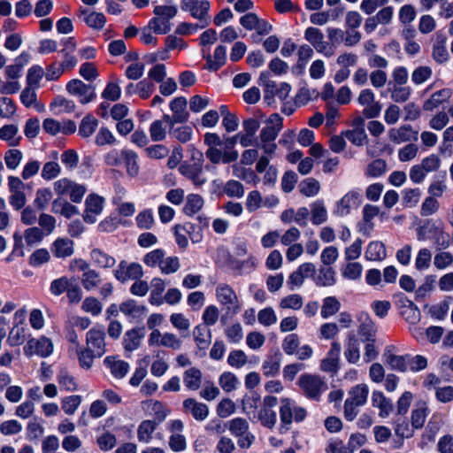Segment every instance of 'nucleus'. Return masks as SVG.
Returning a JSON list of instances; mask_svg holds the SVG:
<instances>
[{
  "label": "nucleus",
  "instance_id": "f257e3e1",
  "mask_svg": "<svg viewBox=\"0 0 453 453\" xmlns=\"http://www.w3.org/2000/svg\"><path fill=\"white\" fill-rule=\"evenodd\" d=\"M105 334L104 330L91 328L86 336L87 347L78 353L80 365L83 368H90L96 357H101L105 353Z\"/></svg>",
  "mask_w": 453,
  "mask_h": 453
},
{
  "label": "nucleus",
  "instance_id": "f03ea898",
  "mask_svg": "<svg viewBox=\"0 0 453 453\" xmlns=\"http://www.w3.org/2000/svg\"><path fill=\"white\" fill-rule=\"evenodd\" d=\"M297 385L306 398L317 402L327 389L326 382L317 374H302L298 379Z\"/></svg>",
  "mask_w": 453,
  "mask_h": 453
},
{
  "label": "nucleus",
  "instance_id": "7ed1b4c3",
  "mask_svg": "<svg viewBox=\"0 0 453 453\" xmlns=\"http://www.w3.org/2000/svg\"><path fill=\"white\" fill-rule=\"evenodd\" d=\"M369 388L366 384H358L349 391V396L344 403V417L352 421L358 414L357 408L363 406L367 400Z\"/></svg>",
  "mask_w": 453,
  "mask_h": 453
},
{
  "label": "nucleus",
  "instance_id": "20e7f679",
  "mask_svg": "<svg viewBox=\"0 0 453 453\" xmlns=\"http://www.w3.org/2000/svg\"><path fill=\"white\" fill-rule=\"evenodd\" d=\"M210 6L208 0H181L180 2L181 11L188 12L194 19H198L201 23L200 28L207 27L210 23Z\"/></svg>",
  "mask_w": 453,
  "mask_h": 453
},
{
  "label": "nucleus",
  "instance_id": "39448f33",
  "mask_svg": "<svg viewBox=\"0 0 453 453\" xmlns=\"http://www.w3.org/2000/svg\"><path fill=\"white\" fill-rule=\"evenodd\" d=\"M187 99L184 96L175 97L170 103V109L173 115H163V120L168 126H174L175 124H183L188 120L189 113L187 111Z\"/></svg>",
  "mask_w": 453,
  "mask_h": 453
},
{
  "label": "nucleus",
  "instance_id": "423d86ee",
  "mask_svg": "<svg viewBox=\"0 0 453 453\" xmlns=\"http://www.w3.org/2000/svg\"><path fill=\"white\" fill-rule=\"evenodd\" d=\"M54 189L58 195H69L73 203L81 202L87 188L84 185L78 184L69 179L64 178L54 183Z\"/></svg>",
  "mask_w": 453,
  "mask_h": 453
},
{
  "label": "nucleus",
  "instance_id": "0eeeda50",
  "mask_svg": "<svg viewBox=\"0 0 453 453\" xmlns=\"http://www.w3.org/2000/svg\"><path fill=\"white\" fill-rule=\"evenodd\" d=\"M280 403V417L283 424L289 425L293 419L296 422H301L305 418L306 410L301 406H296L293 400L282 398Z\"/></svg>",
  "mask_w": 453,
  "mask_h": 453
},
{
  "label": "nucleus",
  "instance_id": "6e6552de",
  "mask_svg": "<svg viewBox=\"0 0 453 453\" xmlns=\"http://www.w3.org/2000/svg\"><path fill=\"white\" fill-rule=\"evenodd\" d=\"M66 91L72 96H78L82 104H87L96 98L95 87L78 79H73L66 84Z\"/></svg>",
  "mask_w": 453,
  "mask_h": 453
},
{
  "label": "nucleus",
  "instance_id": "1a4fd4ad",
  "mask_svg": "<svg viewBox=\"0 0 453 453\" xmlns=\"http://www.w3.org/2000/svg\"><path fill=\"white\" fill-rule=\"evenodd\" d=\"M304 38L312 44L318 52L323 53L326 57L333 56V48L324 40V35L319 28L308 27L304 32Z\"/></svg>",
  "mask_w": 453,
  "mask_h": 453
},
{
  "label": "nucleus",
  "instance_id": "9d476101",
  "mask_svg": "<svg viewBox=\"0 0 453 453\" xmlns=\"http://www.w3.org/2000/svg\"><path fill=\"white\" fill-rule=\"evenodd\" d=\"M216 296L221 304L227 305V311L232 315L240 311L237 296L230 286L219 284L216 288Z\"/></svg>",
  "mask_w": 453,
  "mask_h": 453
},
{
  "label": "nucleus",
  "instance_id": "9b49d317",
  "mask_svg": "<svg viewBox=\"0 0 453 453\" xmlns=\"http://www.w3.org/2000/svg\"><path fill=\"white\" fill-rule=\"evenodd\" d=\"M283 119L278 113L272 114L259 134L260 142H274L283 127Z\"/></svg>",
  "mask_w": 453,
  "mask_h": 453
},
{
  "label": "nucleus",
  "instance_id": "f8f14e48",
  "mask_svg": "<svg viewBox=\"0 0 453 453\" xmlns=\"http://www.w3.org/2000/svg\"><path fill=\"white\" fill-rule=\"evenodd\" d=\"M142 274L143 272L141 265L137 263L128 264L126 261H121L114 272L115 278L121 282L128 280H138Z\"/></svg>",
  "mask_w": 453,
  "mask_h": 453
},
{
  "label": "nucleus",
  "instance_id": "ddd939ff",
  "mask_svg": "<svg viewBox=\"0 0 453 453\" xmlns=\"http://www.w3.org/2000/svg\"><path fill=\"white\" fill-rule=\"evenodd\" d=\"M180 173L196 187L200 188L207 182L201 163L182 164L179 167Z\"/></svg>",
  "mask_w": 453,
  "mask_h": 453
},
{
  "label": "nucleus",
  "instance_id": "4468645a",
  "mask_svg": "<svg viewBox=\"0 0 453 453\" xmlns=\"http://www.w3.org/2000/svg\"><path fill=\"white\" fill-rule=\"evenodd\" d=\"M53 346L51 342L45 337L39 340L31 339L24 347V353L27 357L36 354L40 357H46L52 353Z\"/></svg>",
  "mask_w": 453,
  "mask_h": 453
},
{
  "label": "nucleus",
  "instance_id": "2eb2a0df",
  "mask_svg": "<svg viewBox=\"0 0 453 453\" xmlns=\"http://www.w3.org/2000/svg\"><path fill=\"white\" fill-rule=\"evenodd\" d=\"M104 198L96 194H90L85 201L86 209L83 215L85 222L93 224L96 220V216L99 215L104 208Z\"/></svg>",
  "mask_w": 453,
  "mask_h": 453
},
{
  "label": "nucleus",
  "instance_id": "dca6fc26",
  "mask_svg": "<svg viewBox=\"0 0 453 453\" xmlns=\"http://www.w3.org/2000/svg\"><path fill=\"white\" fill-rule=\"evenodd\" d=\"M395 347L388 345L385 348L383 357L385 363L388 364L391 369L398 372H405L409 367L410 355L396 356L393 353Z\"/></svg>",
  "mask_w": 453,
  "mask_h": 453
},
{
  "label": "nucleus",
  "instance_id": "f3484780",
  "mask_svg": "<svg viewBox=\"0 0 453 453\" xmlns=\"http://www.w3.org/2000/svg\"><path fill=\"white\" fill-rule=\"evenodd\" d=\"M447 40L448 39L445 34L441 32H437L435 34V39L432 50V57L433 59L439 64L445 63L449 58V54L446 48Z\"/></svg>",
  "mask_w": 453,
  "mask_h": 453
},
{
  "label": "nucleus",
  "instance_id": "a211bd4d",
  "mask_svg": "<svg viewBox=\"0 0 453 453\" xmlns=\"http://www.w3.org/2000/svg\"><path fill=\"white\" fill-rule=\"evenodd\" d=\"M145 328L142 327H134L131 330H128L125 333L123 338V346L126 351L132 352L137 349L141 342L145 336Z\"/></svg>",
  "mask_w": 453,
  "mask_h": 453
},
{
  "label": "nucleus",
  "instance_id": "6ab92c4d",
  "mask_svg": "<svg viewBox=\"0 0 453 453\" xmlns=\"http://www.w3.org/2000/svg\"><path fill=\"white\" fill-rule=\"evenodd\" d=\"M389 139L395 143H402L409 141L418 140V132L414 131L410 125H404L399 128H392L388 132Z\"/></svg>",
  "mask_w": 453,
  "mask_h": 453
},
{
  "label": "nucleus",
  "instance_id": "aec40b11",
  "mask_svg": "<svg viewBox=\"0 0 453 453\" xmlns=\"http://www.w3.org/2000/svg\"><path fill=\"white\" fill-rule=\"evenodd\" d=\"M52 254L58 258H65L73 254V242L69 238H58L50 248Z\"/></svg>",
  "mask_w": 453,
  "mask_h": 453
},
{
  "label": "nucleus",
  "instance_id": "412c9836",
  "mask_svg": "<svg viewBox=\"0 0 453 453\" xmlns=\"http://www.w3.org/2000/svg\"><path fill=\"white\" fill-rule=\"evenodd\" d=\"M452 96V91L449 88H442L434 92L432 96L425 101L423 110L426 111H432L438 108L444 102H447Z\"/></svg>",
  "mask_w": 453,
  "mask_h": 453
},
{
  "label": "nucleus",
  "instance_id": "4be33fe9",
  "mask_svg": "<svg viewBox=\"0 0 453 453\" xmlns=\"http://www.w3.org/2000/svg\"><path fill=\"white\" fill-rule=\"evenodd\" d=\"M259 82L264 86L265 102L271 104L273 102L274 96H277V83L270 80V73L268 72H262L260 73Z\"/></svg>",
  "mask_w": 453,
  "mask_h": 453
},
{
  "label": "nucleus",
  "instance_id": "5701e85b",
  "mask_svg": "<svg viewBox=\"0 0 453 453\" xmlns=\"http://www.w3.org/2000/svg\"><path fill=\"white\" fill-rule=\"evenodd\" d=\"M183 407L186 411H189L196 420H203L209 414L208 406L203 403L196 402L193 398L186 399L183 402Z\"/></svg>",
  "mask_w": 453,
  "mask_h": 453
},
{
  "label": "nucleus",
  "instance_id": "b1692460",
  "mask_svg": "<svg viewBox=\"0 0 453 453\" xmlns=\"http://www.w3.org/2000/svg\"><path fill=\"white\" fill-rule=\"evenodd\" d=\"M372 405L380 409L379 416L387 418L394 409L392 402L382 392L374 391L372 396Z\"/></svg>",
  "mask_w": 453,
  "mask_h": 453
},
{
  "label": "nucleus",
  "instance_id": "393cba45",
  "mask_svg": "<svg viewBox=\"0 0 453 453\" xmlns=\"http://www.w3.org/2000/svg\"><path fill=\"white\" fill-rule=\"evenodd\" d=\"M344 355L346 359L351 364L357 363L360 358L358 341L356 338V335L352 333L348 334Z\"/></svg>",
  "mask_w": 453,
  "mask_h": 453
},
{
  "label": "nucleus",
  "instance_id": "a878e982",
  "mask_svg": "<svg viewBox=\"0 0 453 453\" xmlns=\"http://www.w3.org/2000/svg\"><path fill=\"white\" fill-rule=\"evenodd\" d=\"M314 281L317 286L329 287L335 284V272L332 267L322 266L319 270V274L314 277Z\"/></svg>",
  "mask_w": 453,
  "mask_h": 453
},
{
  "label": "nucleus",
  "instance_id": "bb28decb",
  "mask_svg": "<svg viewBox=\"0 0 453 453\" xmlns=\"http://www.w3.org/2000/svg\"><path fill=\"white\" fill-rule=\"evenodd\" d=\"M183 382L191 390H197L202 382V372L196 367H191L183 373Z\"/></svg>",
  "mask_w": 453,
  "mask_h": 453
},
{
  "label": "nucleus",
  "instance_id": "cd10ccee",
  "mask_svg": "<svg viewBox=\"0 0 453 453\" xmlns=\"http://www.w3.org/2000/svg\"><path fill=\"white\" fill-rule=\"evenodd\" d=\"M281 359L282 355L279 351L268 357L262 365L264 374L267 377L276 375L279 372Z\"/></svg>",
  "mask_w": 453,
  "mask_h": 453
},
{
  "label": "nucleus",
  "instance_id": "c85d7f7f",
  "mask_svg": "<svg viewBox=\"0 0 453 453\" xmlns=\"http://www.w3.org/2000/svg\"><path fill=\"white\" fill-rule=\"evenodd\" d=\"M119 311L133 319L141 318L146 311V307L138 305L134 300H127L119 305Z\"/></svg>",
  "mask_w": 453,
  "mask_h": 453
},
{
  "label": "nucleus",
  "instance_id": "c756f323",
  "mask_svg": "<svg viewBox=\"0 0 453 453\" xmlns=\"http://www.w3.org/2000/svg\"><path fill=\"white\" fill-rule=\"evenodd\" d=\"M104 364L110 368L111 374L119 379L125 377L129 369L128 363L122 360H115L111 357H107L104 359Z\"/></svg>",
  "mask_w": 453,
  "mask_h": 453
},
{
  "label": "nucleus",
  "instance_id": "7c9ffc66",
  "mask_svg": "<svg viewBox=\"0 0 453 453\" xmlns=\"http://www.w3.org/2000/svg\"><path fill=\"white\" fill-rule=\"evenodd\" d=\"M158 422L155 420H143L138 426L137 437L140 441L150 442L152 434L157 429Z\"/></svg>",
  "mask_w": 453,
  "mask_h": 453
},
{
  "label": "nucleus",
  "instance_id": "2f4dec72",
  "mask_svg": "<svg viewBox=\"0 0 453 453\" xmlns=\"http://www.w3.org/2000/svg\"><path fill=\"white\" fill-rule=\"evenodd\" d=\"M226 49L225 46L219 45L215 49L213 59L210 55L205 57L207 60L208 68L212 71L219 69L226 62Z\"/></svg>",
  "mask_w": 453,
  "mask_h": 453
},
{
  "label": "nucleus",
  "instance_id": "473e14b6",
  "mask_svg": "<svg viewBox=\"0 0 453 453\" xmlns=\"http://www.w3.org/2000/svg\"><path fill=\"white\" fill-rule=\"evenodd\" d=\"M193 335L200 349H205L211 342V331L204 325H198L194 328Z\"/></svg>",
  "mask_w": 453,
  "mask_h": 453
},
{
  "label": "nucleus",
  "instance_id": "72a5a7b5",
  "mask_svg": "<svg viewBox=\"0 0 453 453\" xmlns=\"http://www.w3.org/2000/svg\"><path fill=\"white\" fill-rule=\"evenodd\" d=\"M91 257L94 263L102 268H111L116 263V260L113 257L108 255L100 249L92 250Z\"/></svg>",
  "mask_w": 453,
  "mask_h": 453
},
{
  "label": "nucleus",
  "instance_id": "f704fd0d",
  "mask_svg": "<svg viewBox=\"0 0 453 453\" xmlns=\"http://www.w3.org/2000/svg\"><path fill=\"white\" fill-rule=\"evenodd\" d=\"M366 258L369 260H382L386 257V249L381 242H372L369 243L366 252Z\"/></svg>",
  "mask_w": 453,
  "mask_h": 453
},
{
  "label": "nucleus",
  "instance_id": "c9c22d12",
  "mask_svg": "<svg viewBox=\"0 0 453 453\" xmlns=\"http://www.w3.org/2000/svg\"><path fill=\"white\" fill-rule=\"evenodd\" d=\"M427 416V407L425 403H419L417 408L411 411V425L414 428H421Z\"/></svg>",
  "mask_w": 453,
  "mask_h": 453
},
{
  "label": "nucleus",
  "instance_id": "e433bc0d",
  "mask_svg": "<svg viewBox=\"0 0 453 453\" xmlns=\"http://www.w3.org/2000/svg\"><path fill=\"white\" fill-rule=\"evenodd\" d=\"M358 195L356 192H349L346 194L337 204L336 213L340 216L347 215L349 212V208L355 204L357 200Z\"/></svg>",
  "mask_w": 453,
  "mask_h": 453
},
{
  "label": "nucleus",
  "instance_id": "4c0bfd02",
  "mask_svg": "<svg viewBox=\"0 0 453 453\" xmlns=\"http://www.w3.org/2000/svg\"><path fill=\"white\" fill-rule=\"evenodd\" d=\"M98 121L92 115L85 116L80 125L79 134L82 137H89L96 129Z\"/></svg>",
  "mask_w": 453,
  "mask_h": 453
},
{
  "label": "nucleus",
  "instance_id": "58836bf2",
  "mask_svg": "<svg viewBox=\"0 0 453 453\" xmlns=\"http://www.w3.org/2000/svg\"><path fill=\"white\" fill-rule=\"evenodd\" d=\"M203 205V199L201 196L191 194L187 197L186 204L183 208L184 212L188 215L196 214Z\"/></svg>",
  "mask_w": 453,
  "mask_h": 453
},
{
  "label": "nucleus",
  "instance_id": "ea45409f",
  "mask_svg": "<svg viewBox=\"0 0 453 453\" xmlns=\"http://www.w3.org/2000/svg\"><path fill=\"white\" fill-rule=\"evenodd\" d=\"M299 189L305 196H314L319 192L320 184L314 178H307L300 182Z\"/></svg>",
  "mask_w": 453,
  "mask_h": 453
},
{
  "label": "nucleus",
  "instance_id": "a19ab883",
  "mask_svg": "<svg viewBox=\"0 0 453 453\" xmlns=\"http://www.w3.org/2000/svg\"><path fill=\"white\" fill-rule=\"evenodd\" d=\"M123 162L127 167L128 175L134 177L139 173V165L137 163V155L132 150H124Z\"/></svg>",
  "mask_w": 453,
  "mask_h": 453
},
{
  "label": "nucleus",
  "instance_id": "79ce46f5",
  "mask_svg": "<svg viewBox=\"0 0 453 453\" xmlns=\"http://www.w3.org/2000/svg\"><path fill=\"white\" fill-rule=\"evenodd\" d=\"M327 219L326 210L322 201L319 200L311 204V220L314 225H320Z\"/></svg>",
  "mask_w": 453,
  "mask_h": 453
},
{
  "label": "nucleus",
  "instance_id": "37998d69",
  "mask_svg": "<svg viewBox=\"0 0 453 453\" xmlns=\"http://www.w3.org/2000/svg\"><path fill=\"white\" fill-rule=\"evenodd\" d=\"M169 134L180 142L185 143L192 137V128L188 126H181L176 128L174 126H169Z\"/></svg>",
  "mask_w": 453,
  "mask_h": 453
},
{
  "label": "nucleus",
  "instance_id": "c03bdc74",
  "mask_svg": "<svg viewBox=\"0 0 453 453\" xmlns=\"http://www.w3.org/2000/svg\"><path fill=\"white\" fill-rule=\"evenodd\" d=\"M341 303L334 296L326 297L323 301V305L321 309V316L324 319H326L330 316H333L340 310Z\"/></svg>",
  "mask_w": 453,
  "mask_h": 453
},
{
  "label": "nucleus",
  "instance_id": "a18cd8bd",
  "mask_svg": "<svg viewBox=\"0 0 453 453\" xmlns=\"http://www.w3.org/2000/svg\"><path fill=\"white\" fill-rule=\"evenodd\" d=\"M387 169V163L384 159H375L371 162L366 169L365 175L372 178H378L384 174Z\"/></svg>",
  "mask_w": 453,
  "mask_h": 453
},
{
  "label": "nucleus",
  "instance_id": "49530a36",
  "mask_svg": "<svg viewBox=\"0 0 453 453\" xmlns=\"http://www.w3.org/2000/svg\"><path fill=\"white\" fill-rule=\"evenodd\" d=\"M233 174L234 177L239 178L248 183H255L258 180V177L251 169L244 168L238 165H234Z\"/></svg>",
  "mask_w": 453,
  "mask_h": 453
},
{
  "label": "nucleus",
  "instance_id": "de8ad7c7",
  "mask_svg": "<svg viewBox=\"0 0 453 453\" xmlns=\"http://www.w3.org/2000/svg\"><path fill=\"white\" fill-rule=\"evenodd\" d=\"M23 154L19 150L11 149L4 154V163L8 169L15 170L20 164Z\"/></svg>",
  "mask_w": 453,
  "mask_h": 453
},
{
  "label": "nucleus",
  "instance_id": "09e8293b",
  "mask_svg": "<svg viewBox=\"0 0 453 453\" xmlns=\"http://www.w3.org/2000/svg\"><path fill=\"white\" fill-rule=\"evenodd\" d=\"M51 198L52 192L50 188H39L35 193L34 205L37 210L43 211Z\"/></svg>",
  "mask_w": 453,
  "mask_h": 453
},
{
  "label": "nucleus",
  "instance_id": "8fccbe9b",
  "mask_svg": "<svg viewBox=\"0 0 453 453\" xmlns=\"http://www.w3.org/2000/svg\"><path fill=\"white\" fill-rule=\"evenodd\" d=\"M228 429L236 437H242L249 430V423L246 419L236 418L229 421Z\"/></svg>",
  "mask_w": 453,
  "mask_h": 453
},
{
  "label": "nucleus",
  "instance_id": "3c124183",
  "mask_svg": "<svg viewBox=\"0 0 453 453\" xmlns=\"http://www.w3.org/2000/svg\"><path fill=\"white\" fill-rule=\"evenodd\" d=\"M303 304V297L298 294H292L283 297L280 302L282 309L300 310Z\"/></svg>",
  "mask_w": 453,
  "mask_h": 453
},
{
  "label": "nucleus",
  "instance_id": "603ef678",
  "mask_svg": "<svg viewBox=\"0 0 453 453\" xmlns=\"http://www.w3.org/2000/svg\"><path fill=\"white\" fill-rule=\"evenodd\" d=\"M99 273L95 270H88L82 274L81 282L85 289L91 290L100 283Z\"/></svg>",
  "mask_w": 453,
  "mask_h": 453
},
{
  "label": "nucleus",
  "instance_id": "864d4df0",
  "mask_svg": "<svg viewBox=\"0 0 453 453\" xmlns=\"http://www.w3.org/2000/svg\"><path fill=\"white\" fill-rule=\"evenodd\" d=\"M44 236H46L44 232L37 226L29 227L24 232V239L28 246L42 242Z\"/></svg>",
  "mask_w": 453,
  "mask_h": 453
},
{
  "label": "nucleus",
  "instance_id": "5fc2aeb1",
  "mask_svg": "<svg viewBox=\"0 0 453 453\" xmlns=\"http://www.w3.org/2000/svg\"><path fill=\"white\" fill-rule=\"evenodd\" d=\"M58 381L60 387L66 391H74L77 388L74 378L65 369H62L58 374Z\"/></svg>",
  "mask_w": 453,
  "mask_h": 453
},
{
  "label": "nucleus",
  "instance_id": "6e6d98bb",
  "mask_svg": "<svg viewBox=\"0 0 453 453\" xmlns=\"http://www.w3.org/2000/svg\"><path fill=\"white\" fill-rule=\"evenodd\" d=\"M149 29H151L155 34L165 35L171 30V23L156 16L150 20Z\"/></svg>",
  "mask_w": 453,
  "mask_h": 453
},
{
  "label": "nucleus",
  "instance_id": "4d7b16f0",
  "mask_svg": "<svg viewBox=\"0 0 453 453\" xmlns=\"http://www.w3.org/2000/svg\"><path fill=\"white\" fill-rule=\"evenodd\" d=\"M83 22L93 29L100 30L104 27L106 19L102 12H91L88 16L84 18Z\"/></svg>",
  "mask_w": 453,
  "mask_h": 453
},
{
  "label": "nucleus",
  "instance_id": "13d9d810",
  "mask_svg": "<svg viewBox=\"0 0 453 453\" xmlns=\"http://www.w3.org/2000/svg\"><path fill=\"white\" fill-rule=\"evenodd\" d=\"M421 192L419 188H406L403 192V203L406 207H414L419 201Z\"/></svg>",
  "mask_w": 453,
  "mask_h": 453
},
{
  "label": "nucleus",
  "instance_id": "bf43d9fd",
  "mask_svg": "<svg viewBox=\"0 0 453 453\" xmlns=\"http://www.w3.org/2000/svg\"><path fill=\"white\" fill-rule=\"evenodd\" d=\"M27 430L29 441H38L44 433L42 424L37 418H34L28 423Z\"/></svg>",
  "mask_w": 453,
  "mask_h": 453
},
{
  "label": "nucleus",
  "instance_id": "052dcab7",
  "mask_svg": "<svg viewBox=\"0 0 453 453\" xmlns=\"http://www.w3.org/2000/svg\"><path fill=\"white\" fill-rule=\"evenodd\" d=\"M342 135L356 146H363L367 140V134L365 130H347L342 133Z\"/></svg>",
  "mask_w": 453,
  "mask_h": 453
},
{
  "label": "nucleus",
  "instance_id": "680f3d73",
  "mask_svg": "<svg viewBox=\"0 0 453 453\" xmlns=\"http://www.w3.org/2000/svg\"><path fill=\"white\" fill-rule=\"evenodd\" d=\"M96 443L101 450L108 451L116 446L117 439L114 434L105 432L96 438Z\"/></svg>",
  "mask_w": 453,
  "mask_h": 453
},
{
  "label": "nucleus",
  "instance_id": "e2e57ef3",
  "mask_svg": "<svg viewBox=\"0 0 453 453\" xmlns=\"http://www.w3.org/2000/svg\"><path fill=\"white\" fill-rule=\"evenodd\" d=\"M44 74L43 69L40 65H33L27 71V86L39 88V82Z\"/></svg>",
  "mask_w": 453,
  "mask_h": 453
},
{
  "label": "nucleus",
  "instance_id": "0e129e2a",
  "mask_svg": "<svg viewBox=\"0 0 453 453\" xmlns=\"http://www.w3.org/2000/svg\"><path fill=\"white\" fill-rule=\"evenodd\" d=\"M38 224L45 234V235H50L53 233L56 227V219L46 213H42L38 218Z\"/></svg>",
  "mask_w": 453,
  "mask_h": 453
},
{
  "label": "nucleus",
  "instance_id": "69168bd1",
  "mask_svg": "<svg viewBox=\"0 0 453 453\" xmlns=\"http://www.w3.org/2000/svg\"><path fill=\"white\" fill-rule=\"evenodd\" d=\"M26 340L25 328L14 326L9 333L7 342L10 346L15 347L21 345Z\"/></svg>",
  "mask_w": 453,
  "mask_h": 453
},
{
  "label": "nucleus",
  "instance_id": "338daca9",
  "mask_svg": "<svg viewBox=\"0 0 453 453\" xmlns=\"http://www.w3.org/2000/svg\"><path fill=\"white\" fill-rule=\"evenodd\" d=\"M237 382V377L229 372H223L219 380L220 387L226 392H231L235 389Z\"/></svg>",
  "mask_w": 453,
  "mask_h": 453
},
{
  "label": "nucleus",
  "instance_id": "774afa93",
  "mask_svg": "<svg viewBox=\"0 0 453 453\" xmlns=\"http://www.w3.org/2000/svg\"><path fill=\"white\" fill-rule=\"evenodd\" d=\"M258 419L266 427L272 428L277 421L276 412L269 408H262L258 412Z\"/></svg>",
  "mask_w": 453,
  "mask_h": 453
}]
</instances>
